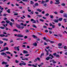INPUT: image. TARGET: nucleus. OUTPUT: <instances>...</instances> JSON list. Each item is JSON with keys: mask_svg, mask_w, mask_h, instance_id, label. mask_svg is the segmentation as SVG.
<instances>
[{"mask_svg": "<svg viewBox=\"0 0 67 67\" xmlns=\"http://www.w3.org/2000/svg\"><path fill=\"white\" fill-rule=\"evenodd\" d=\"M50 26H52V28H53V29H54V28H55V25H53L52 24H50Z\"/></svg>", "mask_w": 67, "mask_h": 67, "instance_id": "nucleus-7", "label": "nucleus"}, {"mask_svg": "<svg viewBox=\"0 0 67 67\" xmlns=\"http://www.w3.org/2000/svg\"><path fill=\"white\" fill-rule=\"evenodd\" d=\"M53 21L54 22H55V23H58V19H55L53 20Z\"/></svg>", "mask_w": 67, "mask_h": 67, "instance_id": "nucleus-8", "label": "nucleus"}, {"mask_svg": "<svg viewBox=\"0 0 67 67\" xmlns=\"http://www.w3.org/2000/svg\"><path fill=\"white\" fill-rule=\"evenodd\" d=\"M46 3V2L44 1H42L41 3Z\"/></svg>", "mask_w": 67, "mask_h": 67, "instance_id": "nucleus-49", "label": "nucleus"}, {"mask_svg": "<svg viewBox=\"0 0 67 67\" xmlns=\"http://www.w3.org/2000/svg\"><path fill=\"white\" fill-rule=\"evenodd\" d=\"M46 41H47V42H50V41H49V40L48 39H46Z\"/></svg>", "mask_w": 67, "mask_h": 67, "instance_id": "nucleus-59", "label": "nucleus"}, {"mask_svg": "<svg viewBox=\"0 0 67 67\" xmlns=\"http://www.w3.org/2000/svg\"><path fill=\"white\" fill-rule=\"evenodd\" d=\"M56 57H58L59 58V57H60V56H59V55L58 54H57V55H56Z\"/></svg>", "mask_w": 67, "mask_h": 67, "instance_id": "nucleus-30", "label": "nucleus"}, {"mask_svg": "<svg viewBox=\"0 0 67 67\" xmlns=\"http://www.w3.org/2000/svg\"><path fill=\"white\" fill-rule=\"evenodd\" d=\"M58 36H59H59H60V37H62V35L60 34H58Z\"/></svg>", "mask_w": 67, "mask_h": 67, "instance_id": "nucleus-56", "label": "nucleus"}, {"mask_svg": "<svg viewBox=\"0 0 67 67\" xmlns=\"http://www.w3.org/2000/svg\"><path fill=\"white\" fill-rule=\"evenodd\" d=\"M49 34H52V31H51V30H49Z\"/></svg>", "mask_w": 67, "mask_h": 67, "instance_id": "nucleus-38", "label": "nucleus"}, {"mask_svg": "<svg viewBox=\"0 0 67 67\" xmlns=\"http://www.w3.org/2000/svg\"><path fill=\"white\" fill-rule=\"evenodd\" d=\"M53 13H54L55 14H58V13L57 12H54Z\"/></svg>", "mask_w": 67, "mask_h": 67, "instance_id": "nucleus-27", "label": "nucleus"}, {"mask_svg": "<svg viewBox=\"0 0 67 67\" xmlns=\"http://www.w3.org/2000/svg\"><path fill=\"white\" fill-rule=\"evenodd\" d=\"M61 5L63 6H65V4L64 3H63L61 4Z\"/></svg>", "mask_w": 67, "mask_h": 67, "instance_id": "nucleus-36", "label": "nucleus"}, {"mask_svg": "<svg viewBox=\"0 0 67 67\" xmlns=\"http://www.w3.org/2000/svg\"><path fill=\"white\" fill-rule=\"evenodd\" d=\"M50 43H54V42L53 41H50Z\"/></svg>", "mask_w": 67, "mask_h": 67, "instance_id": "nucleus-61", "label": "nucleus"}, {"mask_svg": "<svg viewBox=\"0 0 67 67\" xmlns=\"http://www.w3.org/2000/svg\"><path fill=\"white\" fill-rule=\"evenodd\" d=\"M3 43V42L2 41H1V40H0V44H1Z\"/></svg>", "mask_w": 67, "mask_h": 67, "instance_id": "nucleus-44", "label": "nucleus"}, {"mask_svg": "<svg viewBox=\"0 0 67 67\" xmlns=\"http://www.w3.org/2000/svg\"><path fill=\"white\" fill-rule=\"evenodd\" d=\"M50 16L51 18V19H53V18H54V16H53V15H50Z\"/></svg>", "mask_w": 67, "mask_h": 67, "instance_id": "nucleus-20", "label": "nucleus"}, {"mask_svg": "<svg viewBox=\"0 0 67 67\" xmlns=\"http://www.w3.org/2000/svg\"><path fill=\"white\" fill-rule=\"evenodd\" d=\"M45 15L46 16H48L49 15V14L47 13L45 14Z\"/></svg>", "mask_w": 67, "mask_h": 67, "instance_id": "nucleus-35", "label": "nucleus"}, {"mask_svg": "<svg viewBox=\"0 0 67 67\" xmlns=\"http://www.w3.org/2000/svg\"><path fill=\"white\" fill-rule=\"evenodd\" d=\"M23 53L24 54H27V53H28L27 51H23Z\"/></svg>", "mask_w": 67, "mask_h": 67, "instance_id": "nucleus-16", "label": "nucleus"}, {"mask_svg": "<svg viewBox=\"0 0 67 67\" xmlns=\"http://www.w3.org/2000/svg\"><path fill=\"white\" fill-rule=\"evenodd\" d=\"M9 25H10V26H12V25H13V23L12 22H10L9 23Z\"/></svg>", "mask_w": 67, "mask_h": 67, "instance_id": "nucleus-21", "label": "nucleus"}, {"mask_svg": "<svg viewBox=\"0 0 67 67\" xmlns=\"http://www.w3.org/2000/svg\"><path fill=\"white\" fill-rule=\"evenodd\" d=\"M36 21L35 20H34L33 21L32 23H36Z\"/></svg>", "mask_w": 67, "mask_h": 67, "instance_id": "nucleus-48", "label": "nucleus"}, {"mask_svg": "<svg viewBox=\"0 0 67 67\" xmlns=\"http://www.w3.org/2000/svg\"><path fill=\"white\" fill-rule=\"evenodd\" d=\"M35 14H38V13H38V12H35Z\"/></svg>", "mask_w": 67, "mask_h": 67, "instance_id": "nucleus-51", "label": "nucleus"}, {"mask_svg": "<svg viewBox=\"0 0 67 67\" xmlns=\"http://www.w3.org/2000/svg\"><path fill=\"white\" fill-rule=\"evenodd\" d=\"M6 53H7L8 54H11V53L9 52H6Z\"/></svg>", "mask_w": 67, "mask_h": 67, "instance_id": "nucleus-25", "label": "nucleus"}, {"mask_svg": "<svg viewBox=\"0 0 67 67\" xmlns=\"http://www.w3.org/2000/svg\"><path fill=\"white\" fill-rule=\"evenodd\" d=\"M48 1H49V0H46V1L45 2L46 3L47 2H48Z\"/></svg>", "mask_w": 67, "mask_h": 67, "instance_id": "nucleus-62", "label": "nucleus"}, {"mask_svg": "<svg viewBox=\"0 0 67 67\" xmlns=\"http://www.w3.org/2000/svg\"><path fill=\"white\" fill-rule=\"evenodd\" d=\"M10 9H8L6 11L8 13H10Z\"/></svg>", "mask_w": 67, "mask_h": 67, "instance_id": "nucleus-23", "label": "nucleus"}, {"mask_svg": "<svg viewBox=\"0 0 67 67\" xmlns=\"http://www.w3.org/2000/svg\"><path fill=\"white\" fill-rule=\"evenodd\" d=\"M7 58H8V59H10L11 58V57L9 56H7Z\"/></svg>", "mask_w": 67, "mask_h": 67, "instance_id": "nucleus-55", "label": "nucleus"}, {"mask_svg": "<svg viewBox=\"0 0 67 67\" xmlns=\"http://www.w3.org/2000/svg\"><path fill=\"white\" fill-rule=\"evenodd\" d=\"M54 36H57V37H59V36H58L57 35L55 34H54Z\"/></svg>", "mask_w": 67, "mask_h": 67, "instance_id": "nucleus-50", "label": "nucleus"}, {"mask_svg": "<svg viewBox=\"0 0 67 67\" xmlns=\"http://www.w3.org/2000/svg\"><path fill=\"white\" fill-rule=\"evenodd\" d=\"M31 4H34V2H33L31 1Z\"/></svg>", "mask_w": 67, "mask_h": 67, "instance_id": "nucleus-42", "label": "nucleus"}, {"mask_svg": "<svg viewBox=\"0 0 67 67\" xmlns=\"http://www.w3.org/2000/svg\"><path fill=\"white\" fill-rule=\"evenodd\" d=\"M2 65H7V62H2Z\"/></svg>", "mask_w": 67, "mask_h": 67, "instance_id": "nucleus-9", "label": "nucleus"}, {"mask_svg": "<svg viewBox=\"0 0 67 67\" xmlns=\"http://www.w3.org/2000/svg\"><path fill=\"white\" fill-rule=\"evenodd\" d=\"M2 23H5V22L4 21H2L1 22Z\"/></svg>", "mask_w": 67, "mask_h": 67, "instance_id": "nucleus-58", "label": "nucleus"}, {"mask_svg": "<svg viewBox=\"0 0 67 67\" xmlns=\"http://www.w3.org/2000/svg\"><path fill=\"white\" fill-rule=\"evenodd\" d=\"M37 11H39V12H41L42 11V10L38 9H37Z\"/></svg>", "mask_w": 67, "mask_h": 67, "instance_id": "nucleus-12", "label": "nucleus"}, {"mask_svg": "<svg viewBox=\"0 0 67 67\" xmlns=\"http://www.w3.org/2000/svg\"><path fill=\"white\" fill-rule=\"evenodd\" d=\"M44 53H42L41 54V55L40 56V58H42V56H44Z\"/></svg>", "mask_w": 67, "mask_h": 67, "instance_id": "nucleus-11", "label": "nucleus"}, {"mask_svg": "<svg viewBox=\"0 0 67 67\" xmlns=\"http://www.w3.org/2000/svg\"><path fill=\"white\" fill-rule=\"evenodd\" d=\"M37 16H38L39 18H41L42 17V15H38Z\"/></svg>", "mask_w": 67, "mask_h": 67, "instance_id": "nucleus-29", "label": "nucleus"}, {"mask_svg": "<svg viewBox=\"0 0 67 67\" xmlns=\"http://www.w3.org/2000/svg\"><path fill=\"white\" fill-rule=\"evenodd\" d=\"M6 22L7 23H9L10 22V21L7 20H6Z\"/></svg>", "mask_w": 67, "mask_h": 67, "instance_id": "nucleus-33", "label": "nucleus"}, {"mask_svg": "<svg viewBox=\"0 0 67 67\" xmlns=\"http://www.w3.org/2000/svg\"><path fill=\"white\" fill-rule=\"evenodd\" d=\"M6 45H7V43H4V46H6Z\"/></svg>", "mask_w": 67, "mask_h": 67, "instance_id": "nucleus-64", "label": "nucleus"}, {"mask_svg": "<svg viewBox=\"0 0 67 67\" xmlns=\"http://www.w3.org/2000/svg\"><path fill=\"white\" fill-rule=\"evenodd\" d=\"M11 21L12 22H14V20H13V19H11Z\"/></svg>", "mask_w": 67, "mask_h": 67, "instance_id": "nucleus-45", "label": "nucleus"}, {"mask_svg": "<svg viewBox=\"0 0 67 67\" xmlns=\"http://www.w3.org/2000/svg\"><path fill=\"white\" fill-rule=\"evenodd\" d=\"M58 45L59 46H60L62 45V43H59L58 44Z\"/></svg>", "mask_w": 67, "mask_h": 67, "instance_id": "nucleus-22", "label": "nucleus"}, {"mask_svg": "<svg viewBox=\"0 0 67 67\" xmlns=\"http://www.w3.org/2000/svg\"><path fill=\"white\" fill-rule=\"evenodd\" d=\"M32 26L33 27H35V28H37V27L36 26L34 25H32Z\"/></svg>", "mask_w": 67, "mask_h": 67, "instance_id": "nucleus-28", "label": "nucleus"}, {"mask_svg": "<svg viewBox=\"0 0 67 67\" xmlns=\"http://www.w3.org/2000/svg\"><path fill=\"white\" fill-rule=\"evenodd\" d=\"M3 40L6 41H8V39H6L5 38H4L3 39Z\"/></svg>", "mask_w": 67, "mask_h": 67, "instance_id": "nucleus-17", "label": "nucleus"}, {"mask_svg": "<svg viewBox=\"0 0 67 67\" xmlns=\"http://www.w3.org/2000/svg\"><path fill=\"white\" fill-rule=\"evenodd\" d=\"M63 20L62 18H60L58 19L59 21H62Z\"/></svg>", "mask_w": 67, "mask_h": 67, "instance_id": "nucleus-14", "label": "nucleus"}, {"mask_svg": "<svg viewBox=\"0 0 67 67\" xmlns=\"http://www.w3.org/2000/svg\"><path fill=\"white\" fill-rule=\"evenodd\" d=\"M58 25L59 26H61V24L60 23H59L58 24Z\"/></svg>", "mask_w": 67, "mask_h": 67, "instance_id": "nucleus-60", "label": "nucleus"}, {"mask_svg": "<svg viewBox=\"0 0 67 67\" xmlns=\"http://www.w3.org/2000/svg\"><path fill=\"white\" fill-rule=\"evenodd\" d=\"M37 58L36 59H35V60L34 61V62H36L37 61Z\"/></svg>", "mask_w": 67, "mask_h": 67, "instance_id": "nucleus-54", "label": "nucleus"}, {"mask_svg": "<svg viewBox=\"0 0 67 67\" xmlns=\"http://www.w3.org/2000/svg\"><path fill=\"white\" fill-rule=\"evenodd\" d=\"M37 44L36 42L33 43V45L35 46H37Z\"/></svg>", "mask_w": 67, "mask_h": 67, "instance_id": "nucleus-13", "label": "nucleus"}, {"mask_svg": "<svg viewBox=\"0 0 67 67\" xmlns=\"http://www.w3.org/2000/svg\"><path fill=\"white\" fill-rule=\"evenodd\" d=\"M1 54L2 55H4V57H7V54L5 53L4 52H3L1 53Z\"/></svg>", "mask_w": 67, "mask_h": 67, "instance_id": "nucleus-3", "label": "nucleus"}, {"mask_svg": "<svg viewBox=\"0 0 67 67\" xmlns=\"http://www.w3.org/2000/svg\"><path fill=\"white\" fill-rule=\"evenodd\" d=\"M53 60H54L53 59L50 60L49 61V62L50 63H51V62H53Z\"/></svg>", "mask_w": 67, "mask_h": 67, "instance_id": "nucleus-53", "label": "nucleus"}, {"mask_svg": "<svg viewBox=\"0 0 67 67\" xmlns=\"http://www.w3.org/2000/svg\"><path fill=\"white\" fill-rule=\"evenodd\" d=\"M40 21H41L42 22H44V20H43V19H41L40 20Z\"/></svg>", "mask_w": 67, "mask_h": 67, "instance_id": "nucleus-37", "label": "nucleus"}, {"mask_svg": "<svg viewBox=\"0 0 67 67\" xmlns=\"http://www.w3.org/2000/svg\"><path fill=\"white\" fill-rule=\"evenodd\" d=\"M64 12V11L61 10L60 12V13H63Z\"/></svg>", "mask_w": 67, "mask_h": 67, "instance_id": "nucleus-34", "label": "nucleus"}, {"mask_svg": "<svg viewBox=\"0 0 67 67\" xmlns=\"http://www.w3.org/2000/svg\"><path fill=\"white\" fill-rule=\"evenodd\" d=\"M35 6H38V3H36L35 4Z\"/></svg>", "mask_w": 67, "mask_h": 67, "instance_id": "nucleus-26", "label": "nucleus"}, {"mask_svg": "<svg viewBox=\"0 0 67 67\" xmlns=\"http://www.w3.org/2000/svg\"><path fill=\"white\" fill-rule=\"evenodd\" d=\"M17 37H23V36L22 35V34H20L18 35H17Z\"/></svg>", "mask_w": 67, "mask_h": 67, "instance_id": "nucleus-4", "label": "nucleus"}, {"mask_svg": "<svg viewBox=\"0 0 67 67\" xmlns=\"http://www.w3.org/2000/svg\"><path fill=\"white\" fill-rule=\"evenodd\" d=\"M32 36V37L34 38H36V36H35L34 35H33Z\"/></svg>", "mask_w": 67, "mask_h": 67, "instance_id": "nucleus-46", "label": "nucleus"}, {"mask_svg": "<svg viewBox=\"0 0 67 67\" xmlns=\"http://www.w3.org/2000/svg\"><path fill=\"white\" fill-rule=\"evenodd\" d=\"M63 16L64 17H66V18H67V13L64 14Z\"/></svg>", "mask_w": 67, "mask_h": 67, "instance_id": "nucleus-15", "label": "nucleus"}, {"mask_svg": "<svg viewBox=\"0 0 67 67\" xmlns=\"http://www.w3.org/2000/svg\"><path fill=\"white\" fill-rule=\"evenodd\" d=\"M3 50H4V51H5V50L8 51V50H9V48L7 47H5L4 48Z\"/></svg>", "mask_w": 67, "mask_h": 67, "instance_id": "nucleus-6", "label": "nucleus"}, {"mask_svg": "<svg viewBox=\"0 0 67 67\" xmlns=\"http://www.w3.org/2000/svg\"><path fill=\"white\" fill-rule=\"evenodd\" d=\"M49 56L50 57H47L46 58V60H48L49 59H52L53 58H54V56H53V55H52L51 54H50L49 55Z\"/></svg>", "mask_w": 67, "mask_h": 67, "instance_id": "nucleus-1", "label": "nucleus"}, {"mask_svg": "<svg viewBox=\"0 0 67 67\" xmlns=\"http://www.w3.org/2000/svg\"><path fill=\"white\" fill-rule=\"evenodd\" d=\"M26 33H29V30H27V29L26 30Z\"/></svg>", "mask_w": 67, "mask_h": 67, "instance_id": "nucleus-41", "label": "nucleus"}, {"mask_svg": "<svg viewBox=\"0 0 67 67\" xmlns=\"http://www.w3.org/2000/svg\"><path fill=\"white\" fill-rule=\"evenodd\" d=\"M46 52L47 53H46V54L47 55H49V53H48V51H46Z\"/></svg>", "mask_w": 67, "mask_h": 67, "instance_id": "nucleus-24", "label": "nucleus"}, {"mask_svg": "<svg viewBox=\"0 0 67 67\" xmlns=\"http://www.w3.org/2000/svg\"><path fill=\"white\" fill-rule=\"evenodd\" d=\"M53 64H56V61H54V60H53Z\"/></svg>", "mask_w": 67, "mask_h": 67, "instance_id": "nucleus-39", "label": "nucleus"}, {"mask_svg": "<svg viewBox=\"0 0 67 67\" xmlns=\"http://www.w3.org/2000/svg\"><path fill=\"white\" fill-rule=\"evenodd\" d=\"M53 55H54V56H56L57 54H56V53H53Z\"/></svg>", "mask_w": 67, "mask_h": 67, "instance_id": "nucleus-43", "label": "nucleus"}, {"mask_svg": "<svg viewBox=\"0 0 67 67\" xmlns=\"http://www.w3.org/2000/svg\"><path fill=\"white\" fill-rule=\"evenodd\" d=\"M28 12H31V9H27Z\"/></svg>", "mask_w": 67, "mask_h": 67, "instance_id": "nucleus-63", "label": "nucleus"}, {"mask_svg": "<svg viewBox=\"0 0 67 67\" xmlns=\"http://www.w3.org/2000/svg\"><path fill=\"white\" fill-rule=\"evenodd\" d=\"M56 1V2H58V3H60V2L59 1V0H55Z\"/></svg>", "mask_w": 67, "mask_h": 67, "instance_id": "nucleus-31", "label": "nucleus"}, {"mask_svg": "<svg viewBox=\"0 0 67 67\" xmlns=\"http://www.w3.org/2000/svg\"><path fill=\"white\" fill-rule=\"evenodd\" d=\"M0 28L1 29H4V27L1 26L0 27Z\"/></svg>", "mask_w": 67, "mask_h": 67, "instance_id": "nucleus-40", "label": "nucleus"}, {"mask_svg": "<svg viewBox=\"0 0 67 67\" xmlns=\"http://www.w3.org/2000/svg\"><path fill=\"white\" fill-rule=\"evenodd\" d=\"M22 60H28V58H22Z\"/></svg>", "mask_w": 67, "mask_h": 67, "instance_id": "nucleus-10", "label": "nucleus"}, {"mask_svg": "<svg viewBox=\"0 0 67 67\" xmlns=\"http://www.w3.org/2000/svg\"><path fill=\"white\" fill-rule=\"evenodd\" d=\"M63 48L64 49H67V47H66V46L64 47Z\"/></svg>", "mask_w": 67, "mask_h": 67, "instance_id": "nucleus-52", "label": "nucleus"}, {"mask_svg": "<svg viewBox=\"0 0 67 67\" xmlns=\"http://www.w3.org/2000/svg\"><path fill=\"white\" fill-rule=\"evenodd\" d=\"M7 15V14H3V16H6Z\"/></svg>", "mask_w": 67, "mask_h": 67, "instance_id": "nucleus-57", "label": "nucleus"}, {"mask_svg": "<svg viewBox=\"0 0 67 67\" xmlns=\"http://www.w3.org/2000/svg\"><path fill=\"white\" fill-rule=\"evenodd\" d=\"M24 28V26H22L21 27H20V30H23V29Z\"/></svg>", "mask_w": 67, "mask_h": 67, "instance_id": "nucleus-32", "label": "nucleus"}, {"mask_svg": "<svg viewBox=\"0 0 67 67\" xmlns=\"http://www.w3.org/2000/svg\"><path fill=\"white\" fill-rule=\"evenodd\" d=\"M50 4H52L53 3V2L52 1H50Z\"/></svg>", "mask_w": 67, "mask_h": 67, "instance_id": "nucleus-47", "label": "nucleus"}, {"mask_svg": "<svg viewBox=\"0 0 67 67\" xmlns=\"http://www.w3.org/2000/svg\"><path fill=\"white\" fill-rule=\"evenodd\" d=\"M19 47H20L18 46V47H16L15 46L14 47V49L15 50H16V49H17V51H19Z\"/></svg>", "mask_w": 67, "mask_h": 67, "instance_id": "nucleus-5", "label": "nucleus"}, {"mask_svg": "<svg viewBox=\"0 0 67 67\" xmlns=\"http://www.w3.org/2000/svg\"><path fill=\"white\" fill-rule=\"evenodd\" d=\"M13 32L16 31V32H18V30H17L15 29H13Z\"/></svg>", "mask_w": 67, "mask_h": 67, "instance_id": "nucleus-19", "label": "nucleus"}, {"mask_svg": "<svg viewBox=\"0 0 67 67\" xmlns=\"http://www.w3.org/2000/svg\"><path fill=\"white\" fill-rule=\"evenodd\" d=\"M0 36H1V37H4V36H5L4 35L1 34L0 35Z\"/></svg>", "mask_w": 67, "mask_h": 67, "instance_id": "nucleus-18", "label": "nucleus"}, {"mask_svg": "<svg viewBox=\"0 0 67 67\" xmlns=\"http://www.w3.org/2000/svg\"><path fill=\"white\" fill-rule=\"evenodd\" d=\"M19 65L20 66H22V65H24V66H25L26 65V64L25 63H20L19 64Z\"/></svg>", "mask_w": 67, "mask_h": 67, "instance_id": "nucleus-2", "label": "nucleus"}]
</instances>
